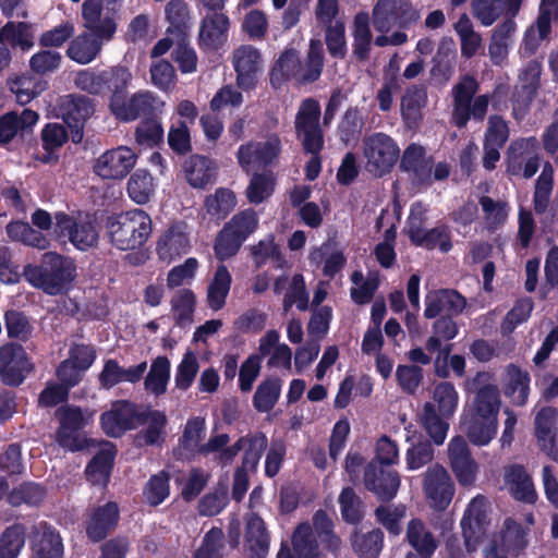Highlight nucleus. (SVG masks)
Instances as JSON below:
<instances>
[{
  "mask_svg": "<svg viewBox=\"0 0 558 558\" xmlns=\"http://www.w3.org/2000/svg\"><path fill=\"white\" fill-rule=\"evenodd\" d=\"M527 531L513 519H506L499 538L495 541L493 547L508 551H519L525 547Z\"/></svg>",
  "mask_w": 558,
  "mask_h": 558,
  "instance_id": "50",
  "label": "nucleus"
},
{
  "mask_svg": "<svg viewBox=\"0 0 558 558\" xmlns=\"http://www.w3.org/2000/svg\"><path fill=\"white\" fill-rule=\"evenodd\" d=\"M118 519L119 509L114 502H107L95 508L86 525L88 537L95 542L102 539L117 525Z\"/></svg>",
  "mask_w": 558,
  "mask_h": 558,
  "instance_id": "29",
  "label": "nucleus"
},
{
  "mask_svg": "<svg viewBox=\"0 0 558 558\" xmlns=\"http://www.w3.org/2000/svg\"><path fill=\"white\" fill-rule=\"evenodd\" d=\"M59 109L63 121L72 130L73 142H80L82 128L94 112L92 101L84 96L68 95L61 98Z\"/></svg>",
  "mask_w": 558,
  "mask_h": 558,
  "instance_id": "20",
  "label": "nucleus"
},
{
  "mask_svg": "<svg viewBox=\"0 0 558 558\" xmlns=\"http://www.w3.org/2000/svg\"><path fill=\"white\" fill-rule=\"evenodd\" d=\"M185 178L191 186L204 189L215 181L217 167L215 162L203 156H192L184 166Z\"/></svg>",
  "mask_w": 558,
  "mask_h": 558,
  "instance_id": "39",
  "label": "nucleus"
},
{
  "mask_svg": "<svg viewBox=\"0 0 558 558\" xmlns=\"http://www.w3.org/2000/svg\"><path fill=\"white\" fill-rule=\"evenodd\" d=\"M251 252L257 267L266 263H271L277 268H282L286 265V260L281 256L272 236L259 241L256 245L252 246Z\"/></svg>",
  "mask_w": 558,
  "mask_h": 558,
  "instance_id": "60",
  "label": "nucleus"
},
{
  "mask_svg": "<svg viewBox=\"0 0 558 558\" xmlns=\"http://www.w3.org/2000/svg\"><path fill=\"white\" fill-rule=\"evenodd\" d=\"M541 75V64L537 61H530L520 73L521 92H517L513 101V116L517 120L522 119L533 98Z\"/></svg>",
  "mask_w": 558,
  "mask_h": 558,
  "instance_id": "27",
  "label": "nucleus"
},
{
  "mask_svg": "<svg viewBox=\"0 0 558 558\" xmlns=\"http://www.w3.org/2000/svg\"><path fill=\"white\" fill-rule=\"evenodd\" d=\"M141 422L134 404L128 401H117L101 414L100 424L106 435L120 437L126 430L135 428Z\"/></svg>",
  "mask_w": 558,
  "mask_h": 558,
  "instance_id": "15",
  "label": "nucleus"
},
{
  "mask_svg": "<svg viewBox=\"0 0 558 558\" xmlns=\"http://www.w3.org/2000/svg\"><path fill=\"white\" fill-rule=\"evenodd\" d=\"M26 281L50 295L63 293L76 277L73 259L57 253L44 254L39 265H26L23 270Z\"/></svg>",
  "mask_w": 558,
  "mask_h": 558,
  "instance_id": "1",
  "label": "nucleus"
},
{
  "mask_svg": "<svg viewBox=\"0 0 558 558\" xmlns=\"http://www.w3.org/2000/svg\"><path fill=\"white\" fill-rule=\"evenodd\" d=\"M266 446L267 438L257 437L253 441L248 452L243 456L242 465L236 469L233 478L232 497L236 501H240L244 497L248 488V474L256 470Z\"/></svg>",
  "mask_w": 558,
  "mask_h": 558,
  "instance_id": "22",
  "label": "nucleus"
},
{
  "mask_svg": "<svg viewBox=\"0 0 558 558\" xmlns=\"http://www.w3.org/2000/svg\"><path fill=\"white\" fill-rule=\"evenodd\" d=\"M522 0H473V14L484 25L490 26L504 12L514 16Z\"/></svg>",
  "mask_w": 558,
  "mask_h": 558,
  "instance_id": "32",
  "label": "nucleus"
},
{
  "mask_svg": "<svg viewBox=\"0 0 558 558\" xmlns=\"http://www.w3.org/2000/svg\"><path fill=\"white\" fill-rule=\"evenodd\" d=\"M426 308L424 315L426 318H434L440 313H459L463 310L464 299L453 290H439L429 292L426 295Z\"/></svg>",
  "mask_w": 558,
  "mask_h": 558,
  "instance_id": "33",
  "label": "nucleus"
},
{
  "mask_svg": "<svg viewBox=\"0 0 558 558\" xmlns=\"http://www.w3.org/2000/svg\"><path fill=\"white\" fill-rule=\"evenodd\" d=\"M144 428L136 435V444L138 446L159 445L165 437V426L167 417L165 413L159 411H148L140 414Z\"/></svg>",
  "mask_w": 558,
  "mask_h": 558,
  "instance_id": "41",
  "label": "nucleus"
},
{
  "mask_svg": "<svg viewBox=\"0 0 558 558\" xmlns=\"http://www.w3.org/2000/svg\"><path fill=\"white\" fill-rule=\"evenodd\" d=\"M448 457L452 472L463 486L475 482L478 465L471 457L468 444L462 436L453 437L448 444Z\"/></svg>",
  "mask_w": 558,
  "mask_h": 558,
  "instance_id": "19",
  "label": "nucleus"
},
{
  "mask_svg": "<svg viewBox=\"0 0 558 558\" xmlns=\"http://www.w3.org/2000/svg\"><path fill=\"white\" fill-rule=\"evenodd\" d=\"M276 179L272 172L254 173L246 187V197L250 203L259 204L271 196Z\"/></svg>",
  "mask_w": 558,
  "mask_h": 558,
  "instance_id": "57",
  "label": "nucleus"
},
{
  "mask_svg": "<svg viewBox=\"0 0 558 558\" xmlns=\"http://www.w3.org/2000/svg\"><path fill=\"white\" fill-rule=\"evenodd\" d=\"M165 12L167 21L170 24L168 33H177L178 39H183L186 29H189L191 25L187 4L182 0H171L167 3Z\"/></svg>",
  "mask_w": 558,
  "mask_h": 558,
  "instance_id": "53",
  "label": "nucleus"
},
{
  "mask_svg": "<svg viewBox=\"0 0 558 558\" xmlns=\"http://www.w3.org/2000/svg\"><path fill=\"white\" fill-rule=\"evenodd\" d=\"M196 296L190 289L178 290L171 299V313L179 326H187L193 322Z\"/></svg>",
  "mask_w": 558,
  "mask_h": 558,
  "instance_id": "51",
  "label": "nucleus"
},
{
  "mask_svg": "<svg viewBox=\"0 0 558 558\" xmlns=\"http://www.w3.org/2000/svg\"><path fill=\"white\" fill-rule=\"evenodd\" d=\"M538 150V141L535 137L514 140L507 149V170L511 174L519 175L522 170V161Z\"/></svg>",
  "mask_w": 558,
  "mask_h": 558,
  "instance_id": "47",
  "label": "nucleus"
},
{
  "mask_svg": "<svg viewBox=\"0 0 558 558\" xmlns=\"http://www.w3.org/2000/svg\"><path fill=\"white\" fill-rule=\"evenodd\" d=\"M453 28L460 38L462 57L470 59L483 50V38L474 31L473 23L465 13L453 24Z\"/></svg>",
  "mask_w": 558,
  "mask_h": 558,
  "instance_id": "45",
  "label": "nucleus"
},
{
  "mask_svg": "<svg viewBox=\"0 0 558 558\" xmlns=\"http://www.w3.org/2000/svg\"><path fill=\"white\" fill-rule=\"evenodd\" d=\"M155 250L158 258L167 264L187 254L191 250L187 226L181 221L169 226L158 236Z\"/></svg>",
  "mask_w": 558,
  "mask_h": 558,
  "instance_id": "14",
  "label": "nucleus"
},
{
  "mask_svg": "<svg viewBox=\"0 0 558 558\" xmlns=\"http://www.w3.org/2000/svg\"><path fill=\"white\" fill-rule=\"evenodd\" d=\"M353 53L356 58L365 59L372 47L373 35L369 28V15L367 12H359L354 16L353 27Z\"/></svg>",
  "mask_w": 558,
  "mask_h": 558,
  "instance_id": "49",
  "label": "nucleus"
},
{
  "mask_svg": "<svg viewBox=\"0 0 558 558\" xmlns=\"http://www.w3.org/2000/svg\"><path fill=\"white\" fill-rule=\"evenodd\" d=\"M551 15L549 11L539 12L535 23L530 25L523 35L520 52L523 56H532L544 41L549 40L551 32Z\"/></svg>",
  "mask_w": 558,
  "mask_h": 558,
  "instance_id": "35",
  "label": "nucleus"
},
{
  "mask_svg": "<svg viewBox=\"0 0 558 558\" xmlns=\"http://www.w3.org/2000/svg\"><path fill=\"white\" fill-rule=\"evenodd\" d=\"M423 489L427 504L435 510H445L454 495L453 482L440 464H434L425 471Z\"/></svg>",
  "mask_w": 558,
  "mask_h": 558,
  "instance_id": "9",
  "label": "nucleus"
},
{
  "mask_svg": "<svg viewBox=\"0 0 558 558\" xmlns=\"http://www.w3.org/2000/svg\"><path fill=\"white\" fill-rule=\"evenodd\" d=\"M235 205V195L229 189H218L214 194L207 196L205 201L207 213L217 219L225 218Z\"/></svg>",
  "mask_w": 558,
  "mask_h": 558,
  "instance_id": "61",
  "label": "nucleus"
},
{
  "mask_svg": "<svg viewBox=\"0 0 558 558\" xmlns=\"http://www.w3.org/2000/svg\"><path fill=\"white\" fill-rule=\"evenodd\" d=\"M515 29L517 24L512 19L505 21L494 29L488 46V56L494 64L500 65L506 60Z\"/></svg>",
  "mask_w": 558,
  "mask_h": 558,
  "instance_id": "43",
  "label": "nucleus"
},
{
  "mask_svg": "<svg viewBox=\"0 0 558 558\" xmlns=\"http://www.w3.org/2000/svg\"><path fill=\"white\" fill-rule=\"evenodd\" d=\"M231 61L236 86L245 92L254 89L264 71L262 52L252 45H241L232 51Z\"/></svg>",
  "mask_w": 558,
  "mask_h": 558,
  "instance_id": "8",
  "label": "nucleus"
},
{
  "mask_svg": "<svg viewBox=\"0 0 558 558\" xmlns=\"http://www.w3.org/2000/svg\"><path fill=\"white\" fill-rule=\"evenodd\" d=\"M232 277L227 266L219 265L207 288V304L213 311L221 310L230 291Z\"/></svg>",
  "mask_w": 558,
  "mask_h": 558,
  "instance_id": "44",
  "label": "nucleus"
},
{
  "mask_svg": "<svg viewBox=\"0 0 558 558\" xmlns=\"http://www.w3.org/2000/svg\"><path fill=\"white\" fill-rule=\"evenodd\" d=\"M319 114L318 102L306 99L302 102L296 116V133L307 153H318L323 147V135L318 124Z\"/></svg>",
  "mask_w": 558,
  "mask_h": 558,
  "instance_id": "13",
  "label": "nucleus"
},
{
  "mask_svg": "<svg viewBox=\"0 0 558 558\" xmlns=\"http://www.w3.org/2000/svg\"><path fill=\"white\" fill-rule=\"evenodd\" d=\"M292 76L300 78V60L296 51L287 50L276 61L270 72V83L274 87H279Z\"/></svg>",
  "mask_w": 558,
  "mask_h": 558,
  "instance_id": "52",
  "label": "nucleus"
},
{
  "mask_svg": "<svg viewBox=\"0 0 558 558\" xmlns=\"http://www.w3.org/2000/svg\"><path fill=\"white\" fill-rule=\"evenodd\" d=\"M229 19L223 13L206 15L199 27V45L209 50L221 47L228 38Z\"/></svg>",
  "mask_w": 558,
  "mask_h": 558,
  "instance_id": "25",
  "label": "nucleus"
},
{
  "mask_svg": "<svg viewBox=\"0 0 558 558\" xmlns=\"http://www.w3.org/2000/svg\"><path fill=\"white\" fill-rule=\"evenodd\" d=\"M502 390L514 405L525 404L530 391V375L515 365L506 368Z\"/></svg>",
  "mask_w": 558,
  "mask_h": 558,
  "instance_id": "34",
  "label": "nucleus"
},
{
  "mask_svg": "<svg viewBox=\"0 0 558 558\" xmlns=\"http://www.w3.org/2000/svg\"><path fill=\"white\" fill-rule=\"evenodd\" d=\"M245 541L251 558H265L269 549V535L264 521L251 514L246 519Z\"/></svg>",
  "mask_w": 558,
  "mask_h": 558,
  "instance_id": "38",
  "label": "nucleus"
},
{
  "mask_svg": "<svg viewBox=\"0 0 558 558\" xmlns=\"http://www.w3.org/2000/svg\"><path fill=\"white\" fill-rule=\"evenodd\" d=\"M362 156L366 170L383 177L389 173L400 158V148L389 135L378 132L363 138Z\"/></svg>",
  "mask_w": 558,
  "mask_h": 558,
  "instance_id": "5",
  "label": "nucleus"
},
{
  "mask_svg": "<svg viewBox=\"0 0 558 558\" xmlns=\"http://www.w3.org/2000/svg\"><path fill=\"white\" fill-rule=\"evenodd\" d=\"M383 537L380 530L362 534L354 531L352 546L362 558H376L383 548Z\"/></svg>",
  "mask_w": 558,
  "mask_h": 558,
  "instance_id": "58",
  "label": "nucleus"
},
{
  "mask_svg": "<svg viewBox=\"0 0 558 558\" xmlns=\"http://www.w3.org/2000/svg\"><path fill=\"white\" fill-rule=\"evenodd\" d=\"M107 234L110 243L121 251L142 247L153 231L150 216L142 209L123 211L107 219Z\"/></svg>",
  "mask_w": 558,
  "mask_h": 558,
  "instance_id": "3",
  "label": "nucleus"
},
{
  "mask_svg": "<svg viewBox=\"0 0 558 558\" xmlns=\"http://www.w3.org/2000/svg\"><path fill=\"white\" fill-rule=\"evenodd\" d=\"M293 549L295 558H322L310 524H300L293 534Z\"/></svg>",
  "mask_w": 558,
  "mask_h": 558,
  "instance_id": "62",
  "label": "nucleus"
},
{
  "mask_svg": "<svg viewBox=\"0 0 558 558\" xmlns=\"http://www.w3.org/2000/svg\"><path fill=\"white\" fill-rule=\"evenodd\" d=\"M137 155L128 146L104 151L94 163V172L105 180H122L135 167Z\"/></svg>",
  "mask_w": 558,
  "mask_h": 558,
  "instance_id": "10",
  "label": "nucleus"
},
{
  "mask_svg": "<svg viewBox=\"0 0 558 558\" xmlns=\"http://www.w3.org/2000/svg\"><path fill=\"white\" fill-rule=\"evenodd\" d=\"M505 484L509 493L518 500L534 502L536 492L531 477L522 466L513 465L505 472Z\"/></svg>",
  "mask_w": 558,
  "mask_h": 558,
  "instance_id": "40",
  "label": "nucleus"
},
{
  "mask_svg": "<svg viewBox=\"0 0 558 558\" xmlns=\"http://www.w3.org/2000/svg\"><path fill=\"white\" fill-rule=\"evenodd\" d=\"M130 198L140 205L146 204L155 192L154 179L146 170H136L128 181Z\"/></svg>",
  "mask_w": 558,
  "mask_h": 558,
  "instance_id": "54",
  "label": "nucleus"
},
{
  "mask_svg": "<svg viewBox=\"0 0 558 558\" xmlns=\"http://www.w3.org/2000/svg\"><path fill=\"white\" fill-rule=\"evenodd\" d=\"M374 28L379 33L375 38L378 47L400 46L408 40L402 31L388 34L393 26L401 28L416 22L420 14L411 8L409 0H378L372 13Z\"/></svg>",
  "mask_w": 558,
  "mask_h": 558,
  "instance_id": "2",
  "label": "nucleus"
},
{
  "mask_svg": "<svg viewBox=\"0 0 558 558\" xmlns=\"http://www.w3.org/2000/svg\"><path fill=\"white\" fill-rule=\"evenodd\" d=\"M407 539L415 549L416 558H430L438 547V542L425 523L420 519H412L407 529Z\"/></svg>",
  "mask_w": 558,
  "mask_h": 558,
  "instance_id": "36",
  "label": "nucleus"
},
{
  "mask_svg": "<svg viewBox=\"0 0 558 558\" xmlns=\"http://www.w3.org/2000/svg\"><path fill=\"white\" fill-rule=\"evenodd\" d=\"M476 90L477 83L470 76L462 78L453 88L452 123L458 128L465 126L471 116L474 119H484L489 99L486 95H481L472 102Z\"/></svg>",
  "mask_w": 558,
  "mask_h": 558,
  "instance_id": "7",
  "label": "nucleus"
},
{
  "mask_svg": "<svg viewBox=\"0 0 558 558\" xmlns=\"http://www.w3.org/2000/svg\"><path fill=\"white\" fill-rule=\"evenodd\" d=\"M501 400L496 385L487 384L477 390L473 401L463 410L464 414L498 421Z\"/></svg>",
  "mask_w": 558,
  "mask_h": 558,
  "instance_id": "26",
  "label": "nucleus"
},
{
  "mask_svg": "<svg viewBox=\"0 0 558 558\" xmlns=\"http://www.w3.org/2000/svg\"><path fill=\"white\" fill-rule=\"evenodd\" d=\"M29 547L31 558H63L64 547L60 533L46 522L33 526Z\"/></svg>",
  "mask_w": 558,
  "mask_h": 558,
  "instance_id": "17",
  "label": "nucleus"
},
{
  "mask_svg": "<svg viewBox=\"0 0 558 558\" xmlns=\"http://www.w3.org/2000/svg\"><path fill=\"white\" fill-rule=\"evenodd\" d=\"M7 233L10 239L21 241L26 245L45 250L49 246V240L40 232L22 221L11 222L7 227Z\"/></svg>",
  "mask_w": 558,
  "mask_h": 558,
  "instance_id": "56",
  "label": "nucleus"
},
{
  "mask_svg": "<svg viewBox=\"0 0 558 558\" xmlns=\"http://www.w3.org/2000/svg\"><path fill=\"white\" fill-rule=\"evenodd\" d=\"M280 153V138L277 135H269L263 141L241 145L236 153V159L240 167L245 172H250L255 166L274 163Z\"/></svg>",
  "mask_w": 558,
  "mask_h": 558,
  "instance_id": "12",
  "label": "nucleus"
},
{
  "mask_svg": "<svg viewBox=\"0 0 558 558\" xmlns=\"http://www.w3.org/2000/svg\"><path fill=\"white\" fill-rule=\"evenodd\" d=\"M498 421L462 413L461 428L474 446H487L497 435Z\"/></svg>",
  "mask_w": 558,
  "mask_h": 558,
  "instance_id": "31",
  "label": "nucleus"
},
{
  "mask_svg": "<svg viewBox=\"0 0 558 558\" xmlns=\"http://www.w3.org/2000/svg\"><path fill=\"white\" fill-rule=\"evenodd\" d=\"M170 361L166 356L156 357L144 380L145 390L159 397L167 391L170 379Z\"/></svg>",
  "mask_w": 558,
  "mask_h": 558,
  "instance_id": "48",
  "label": "nucleus"
},
{
  "mask_svg": "<svg viewBox=\"0 0 558 558\" xmlns=\"http://www.w3.org/2000/svg\"><path fill=\"white\" fill-rule=\"evenodd\" d=\"M38 121V114L29 109H24L19 116L9 112L0 118V144H7L15 137L20 131L34 126Z\"/></svg>",
  "mask_w": 558,
  "mask_h": 558,
  "instance_id": "42",
  "label": "nucleus"
},
{
  "mask_svg": "<svg viewBox=\"0 0 558 558\" xmlns=\"http://www.w3.org/2000/svg\"><path fill=\"white\" fill-rule=\"evenodd\" d=\"M120 0H85L84 26L97 36L109 40L116 32L113 14Z\"/></svg>",
  "mask_w": 558,
  "mask_h": 558,
  "instance_id": "11",
  "label": "nucleus"
},
{
  "mask_svg": "<svg viewBox=\"0 0 558 558\" xmlns=\"http://www.w3.org/2000/svg\"><path fill=\"white\" fill-rule=\"evenodd\" d=\"M365 486L372 490L379 499H392L400 486V477L397 472L377 470L374 465H368L365 471Z\"/></svg>",
  "mask_w": 558,
  "mask_h": 558,
  "instance_id": "30",
  "label": "nucleus"
},
{
  "mask_svg": "<svg viewBox=\"0 0 558 558\" xmlns=\"http://www.w3.org/2000/svg\"><path fill=\"white\" fill-rule=\"evenodd\" d=\"M400 168L410 172L413 181L418 184L432 183L433 159L426 156L424 148L417 144H411L404 149Z\"/></svg>",
  "mask_w": 558,
  "mask_h": 558,
  "instance_id": "23",
  "label": "nucleus"
},
{
  "mask_svg": "<svg viewBox=\"0 0 558 558\" xmlns=\"http://www.w3.org/2000/svg\"><path fill=\"white\" fill-rule=\"evenodd\" d=\"M0 41L3 45L19 46L22 50H27L33 46L31 27L25 23L10 22L1 28Z\"/></svg>",
  "mask_w": 558,
  "mask_h": 558,
  "instance_id": "59",
  "label": "nucleus"
},
{
  "mask_svg": "<svg viewBox=\"0 0 558 558\" xmlns=\"http://www.w3.org/2000/svg\"><path fill=\"white\" fill-rule=\"evenodd\" d=\"M432 397L434 402H426L423 405L420 420L434 444L441 445L449 429L446 420L454 414L459 395L452 384L442 381L435 386Z\"/></svg>",
  "mask_w": 558,
  "mask_h": 558,
  "instance_id": "4",
  "label": "nucleus"
},
{
  "mask_svg": "<svg viewBox=\"0 0 558 558\" xmlns=\"http://www.w3.org/2000/svg\"><path fill=\"white\" fill-rule=\"evenodd\" d=\"M10 89L15 94L16 100L25 105L45 89V83L39 78L22 75L11 81Z\"/></svg>",
  "mask_w": 558,
  "mask_h": 558,
  "instance_id": "63",
  "label": "nucleus"
},
{
  "mask_svg": "<svg viewBox=\"0 0 558 558\" xmlns=\"http://www.w3.org/2000/svg\"><path fill=\"white\" fill-rule=\"evenodd\" d=\"M98 451L86 468V475L93 484H106L113 463L116 448L112 442L101 441Z\"/></svg>",
  "mask_w": 558,
  "mask_h": 558,
  "instance_id": "37",
  "label": "nucleus"
},
{
  "mask_svg": "<svg viewBox=\"0 0 558 558\" xmlns=\"http://www.w3.org/2000/svg\"><path fill=\"white\" fill-rule=\"evenodd\" d=\"M199 371L198 356L193 351H186L175 367L174 387L179 390H187Z\"/></svg>",
  "mask_w": 558,
  "mask_h": 558,
  "instance_id": "55",
  "label": "nucleus"
},
{
  "mask_svg": "<svg viewBox=\"0 0 558 558\" xmlns=\"http://www.w3.org/2000/svg\"><path fill=\"white\" fill-rule=\"evenodd\" d=\"M54 235L61 240H68L80 251L94 247L99 240L98 230L92 218L82 213L66 215L57 213L54 215Z\"/></svg>",
  "mask_w": 558,
  "mask_h": 558,
  "instance_id": "6",
  "label": "nucleus"
},
{
  "mask_svg": "<svg viewBox=\"0 0 558 558\" xmlns=\"http://www.w3.org/2000/svg\"><path fill=\"white\" fill-rule=\"evenodd\" d=\"M93 36L89 34H83L73 39L68 48V56L81 64L89 63L95 59L101 48L102 40L94 32Z\"/></svg>",
  "mask_w": 558,
  "mask_h": 558,
  "instance_id": "46",
  "label": "nucleus"
},
{
  "mask_svg": "<svg viewBox=\"0 0 558 558\" xmlns=\"http://www.w3.org/2000/svg\"><path fill=\"white\" fill-rule=\"evenodd\" d=\"M486 499L482 496L473 498L461 520V527L468 551H474L484 534Z\"/></svg>",
  "mask_w": 558,
  "mask_h": 558,
  "instance_id": "21",
  "label": "nucleus"
},
{
  "mask_svg": "<svg viewBox=\"0 0 558 558\" xmlns=\"http://www.w3.org/2000/svg\"><path fill=\"white\" fill-rule=\"evenodd\" d=\"M25 544V529L22 525L8 527L0 538V558H16Z\"/></svg>",
  "mask_w": 558,
  "mask_h": 558,
  "instance_id": "64",
  "label": "nucleus"
},
{
  "mask_svg": "<svg viewBox=\"0 0 558 558\" xmlns=\"http://www.w3.org/2000/svg\"><path fill=\"white\" fill-rule=\"evenodd\" d=\"M557 412L554 408L541 409L534 420L537 442L553 460L558 461V448L555 446Z\"/></svg>",
  "mask_w": 558,
  "mask_h": 558,
  "instance_id": "24",
  "label": "nucleus"
},
{
  "mask_svg": "<svg viewBox=\"0 0 558 558\" xmlns=\"http://www.w3.org/2000/svg\"><path fill=\"white\" fill-rule=\"evenodd\" d=\"M156 97L149 92H140L131 97L124 94L111 95L109 107L112 114L123 122L137 119L155 108Z\"/></svg>",
  "mask_w": 558,
  "mask_h": 558,
  "instance_id": "16",
  "label": "nucleus"
},
{
  "mask_svg": "<svg viewBox=\"0 0 558 558\" xmlns=\"http://www.w3.org/2000/svg\"><path fill=\"white\" fill-rule=\"evenodd\" d=\"M146 369V362L124 368L116 360L109 359L105 362L104 368L99 374V383L106 389H110L120 383L135 384L142 379Z\"/></svg>",
  "mask_w": 558,
  "mask_h": 558,
  "instance_id": "28",
  "label": "nucleus"
},
{
  "mask_svg": "<svg viewBox=\"0 0 558 558\" xmlns=\"http://www.w3.org/2000/svg\"><path fill=\"white\" fill-rule=\"evenodd\" d=\"M32 368L23 348L9 344L0 349V375L7 385H20Z\"/></svg>",
  "mask_w": 558,
  "mask_h": 558,
  "instance_id": "18",
  "label": "nucleus"
}]
</instances>
